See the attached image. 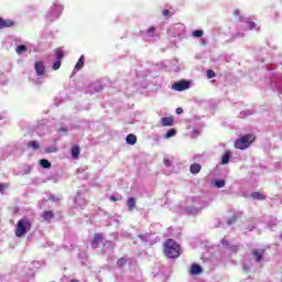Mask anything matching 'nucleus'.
Listing matches in <instances>:
<instances>
[{"label":"nucleus","mask_w":282,"mask_h":282,"mask_svg":"<svg viewBox=\"0 0 282 282\" xmlns=\"http://www.w3.org/2000/svg\"><path fill=\"white\" fill-rule=\"evenodd\" d=\"M257 140V137L252 133L245 134L241 138L235 141V149H239L240 151H246Z\"/></svg>","instance_id":"1"},{"label":"nucleus","mask_w":282,"mask_h":282,"mask_svg":"<svg viewBox=\"0 0 282 282\" xmlns=\"http://www.w3.org/2000/svg\"><path fill=\"white\" fill-rule=\"evenodd\" d=\"M32 230V223L28 218H22L15 226V237H25Z\"/></svg>","instance_id":"2"},{"label":"nucleus","mask_w":282,"mask_h":282,"mask_svg":"<svg viewBox=\"0 0 282 282\" xmlns=\"http://www.w3.org/2000/svg\"><path fill=\"white\" fill-rule=\"evenodd\" d=\"M172 89H174V91H186V89H191V82L184 79L176 82L172 85Z\"/></svg>","instance_id":"3"},{"label":"nucleus","mask_w":282,"mask_h":282,"mask_svg":"<svg viewBox=\"0 0 282 282\" xmlns=\"http://www.w3.org/2000/svg\"><path fill=\"white\" fill-rule=\"evenodd\" d=\"M164 254L167 257V259H177V257H180V254H182V249L165 248Z\"/></svg>","instance_id":"4"},{"label":"nucleus","mask_w":282,"mask_h":282,"mask_svg":"<svg viewBox=\"0 0 282 282\" xmlns=\"http://www.w3.org/2000/svg\"><path fill=\"white\" fill-rule=\"evenodd\" d=\"M253 257H254V260L258 262V263H261L263 261V254H265V250L264 249H256L253 250L252 252Z\"/></svg>","instance_id":"5"},{"label":"nucleus","mask_w":282,"mask_h":282,"mask_svg":"<svg viewBox=\"0 0 282 282\" xmlns=\"http://www.w3.org/2000/svg\"><path fill=\"white\" fill-rule=\"evenodd\" d=\"M6 28H14V21L3 20V18H0V30H3Z\"/></svg>","instance_id":"6"},{"label":"nucleus","mask_w":282,"mask_h":282,"mask_svg":"<svg viewBox=\"0 0 282 282\" xmlns=\"http://www.w3.org/2000/svg\"><path fill=\"white\" fill-rule=\"evenodd\" d=\"M35 72L37 76H43L45 74V64L43 62H35Z\"/></svg>","instance_id":"7"},{"label":"nucleus","mask_w":282,"mask_h":282,"mask_svg":"<svg viewBox=\"0 0 282 282\" xmlns=\"http://www.w3.org/2000/svg\"><path fill=\"white\" fill-rule=\"evenodd\" d=\"M175 119L173 117H163L161 119L162 127H173Z\"/></svg>","instance_id":"8"},{"label":"nucleus","mask_w":282,"mask_h":282,"mask_svg":"<svg viewBox=\"0 0 282 282\" xmlns=\"http://www.w3.org/2000/svg\"><path fill=\"white\" fill-rule=\"evenodd\" d=\"M202 172V164L199 163H193L189 166V173H192V175H198V173Z\"/></svg>","instance_id":"9"},{"label":"nucleus","mask_w":282,"mask_h":282,"mask_svg":"<svg viewBox=\"0 0 282 282\" xmlns=\"http://www.w3.org/2000/svg\"><path fill=\"white\" fill-rule=\"evenodd\" d=\"M105 241V236L102 234H95L93 238L94 246H98V243H102Z\"/></svg>","instance_id":"10"},{"label":"nucleus","mask_w":282,"mask_h":282,"mask_svg":"<svg viewBox=\"0 0 282 282\" xmlns=\"http://www.w3.org/2000/svg\"><path fill=\"white\" fill-rule=\"evenodd\" d=\"M126 142H127V144H131V147H133V144H135L138 142V137H135V134H133V133H130L127 135Z\"/></svg>","instance_id":"11"},{"label":"nucleus","mask_w":282,"mask_h":282,"mask_svg":"<svg viewBox=\"0 0 282 282\" xmlns=\"http://www.w3.org/2000/svg\"><path fill=\"white\" fill-rule=\"evenodd\" d=\"M70 153H72V158L74 160H78L79 155H80V147L78 145H74L70 150Z\"/></svg>","instance_id":"12"},{"label":"nucleus","mask_w":282,"mask_h":282,"mask_svg":"<svg viewBox=\"0 0 282 282\" xmlns=\"http://www.w3.org/2000/svg\"><path fill=\"white\" fill-rule=\"evenodd\" d=\"M191 274H194V275L202 274V265L197 263L192 264Z\"/></svg>","instance_id":"13"},{"label":"nucleus","mask_w":282,"mask_h":282,"mask_svg":"<svg viewBox=\"0 0 282 282\" xmlns=\"http://www.w3.org/2000/svg\"><path fill=\"white\" fill-rule=\"evenodd\" d=\"M127 206H128V210L131 213L133 210H135V199L133 197H129L127 199Z\"/></svg>","instance_id":"14"},{"label":"nucleus","mask_w":282,"mask_h":282,"mask_svg":"<svg viewBox=\"0 0 282 282\" xmlns=\"http://www.w3.org/2000/svg\"><path fill=\"white\" fill-rule=\"evenodd\" d=\"M42 218L44 221H50V219H54V212L52 210H46L42 214Z\"/></svg>","instance_id":"15"},{"label":"nucleus","mask_w":282,"mask_h":282,"mask_svg":"<svg viewBox=\"0 0 282 282\" xmlns=\"http://www.w3.org/2000/svg\"><path fill=\"white\" fill-rule=\"evenodd\" d=\"M164 248H180V245H177V242H175L173 239H167L164 242Z\"/></svg>","instance_id":"16"},{"label":"nucleus","mask_w":282,"mask_h":282,"mask_svg":"<svg viewBox=\"0 0 282 282\" xmlns=\"http://www.w3.org/2000/svg\"><path fill=\"white\" fill-rule=\"evenodd\" d=\"M55 56H56V61L63 62V58L65 57V52H63V50L61 48H55Z\"/></svg>","instance_id":"17"},{"label":"nucleus","mask_w":282,"mask_h":282,"mask_svg":"<svg viewBox=\"0 0 282 282\" xmlns=\"http://www.w3.org/2000/svg\"><path fill=\"white\" fill-rule=\"evenodd\" d=\"M83 67H85V55H82L78 59V62L75 65V69L79 70L83 69Z\"/></svg>","instance_id":"18"},{"label":"nucleus","mask_w":282,"mask_h":282,"mask_svg":"<svg viewBox=\"0 0 282 282\" xmlns=\"http://www.w3.org/2000/svg\"><path fill=\"white\" fill-rule=\"evenodd\" d=\"M230 155H232L230 151L225 152L221 158V164H228V162H230Z\"/></svg>","instance_id":"19"},{"label":"nucleus","mask_w":282,"mask_h":282,"mask_svg":"<svg viewBox=\"0 0 282 282\" xmlns=\"http://www.w3.org/2000/svg\"><path fill=\"white\" fill-rule=\"evenodd\" d=\"M251 197L253 199H259L260 202H263L265 199V195L259 193V192H253L251 193Z\"/></svg>","instance_id":"20"},{"label":"nucleus","mask_w":282,"mask_h":282,"mask_svg":"<svg viewBox=\"0 0 282 282\" xmlns=\"http://www.w3.org/2000/svg\"><path fill=\"white\" fill-rule=\"evenodd\" d=\"M40 165L42 166V169H52V163L46 159L40 160Z\"/></svg>","instance_id":"21"},{"label":"nucleus","mask_w":282,"mask_h":282,"mask_svg":"<svg viewBox=\"0 0 282 282\" xmlns=\"http://www.w3.org/2000/svg\"><path fill=\"white\" fill-rule=\"evenodd\" d=\"M28 147H29V149H34V151H39L41 145L39 144L37 141H30L28 143Z\"/></svg>","instance_id":"22"},{"label":"nucleus","mask_w":282,"mask_h":282,"mask_svg":"<svg viewBox=\"0 0 282 282\" xmlns=\"http://www.w3.org/2000/svg\"><path fill=\"white\" fill-rule=\"evenodd\" d=\"M15 52L17 54H23V52H28V46L25 45H19L17 48H15Z\"/></svg>","instance_id":"23"},{"label":"nucleus","mask_w":282,"mask_h":282,"mask_svg":"<svg viewBox=\"0 0 282 282\" xmlns=\"http://www.w3.org/2000/svg\"><path fill=\"white\" fill-rule=\"evenodd\" d=\"M193 36H195L196 39H202V36H204V31L195 30V31H193Z\"/></svg>","instance_id":"24"},{"label":"nucleus","mask_w":282,"mask_h":282,"mask_svg":"<svg viewBox=\"0 0 282 282\" xmlns=\"http://www.w3.org/2000/svg\"><path fill=\"white\" fill-rule=\"evenodd\" d=\"M61 65H62V62L56 59V62L53 63L52 70L56 72V70L61 69Z\"/></svg>","instance_id":"25"},{"label":"nucleus","mask_w":282,"mask_h":282,"mask_svg":"<svg viewBox=\"0 0 282 282\" xmlns=\"http://www.w3.org/2000/svg\"><path fill=\"white\" fill-rule=\"evenodd\" d=\"M215 186L216 188H224V186H226V181L224 180L216 181Z\"/></svg>","instance_id":"26"},{"label":"nucleus","mask_w":282,"mask_h":282,"mask_svg":"<svg viewBox=\"0 0 282 282\" xmlns=\"http://www.w3.org/2000/svg\"><path fill=\"white\" fill-rule=\"evenodd\" d=\"M237 219H239V216H236V215L228 218L227 219L228 226H232V224H235L237 221Z\"/></svg>","instance_id":"27"},{"label":"nucleus","mask_w":282,"mask_h":282,"mask_svg":"<svg viewBox=\"0 0 282 282\" xmlns=\"http://www.w3.org/2000/svg\"><path fill=\"white\" fill-rule=\"evenodd\" d=\"M176 133H177V131L175 130V129H171V130H169L167 132H166V134H165V138H173V137H175L176 135Z\"/></svg>","instance_id":"28"},{"label":"nucleus","mask_w":282,"mask_h":282,"mask_svg":"<svg viewBox=\"0 0 282 282\" xmlns=\"http://www.w3.org/2000/svg\"><path fill=\"white\" fill-rule=\"evenodd\" d=\"M118 268H124L127 265V260L124 258H121L117 261Z\"/></svg>","instance_id":"29"},{"label":"nucleus","mask_w":282,"mask_h":282,"mask_svg":"<svg viewBox=\"0 0 282 282\" xmlns=\"http://www.w3.org/2000/svg\"><path fill=\"white\" fill-rule=\"evenodd\" d=\"M187 213L189 215H197L198 209L196 207H194V206H191V207L187 208Z\"/></svg>","instance_id":"30"},{"label":"nucleus","mask_w":282,"mask_h":282,"mask_svg":"<svg viewBox=\"0 0 282 282\" xmlns=\"http://www.w3.org/2000/svg\"><path fill=\"white\" fill-rule=\"evenodd\" d=\"M217 74L213 69H207V78H215Z\"/></svg>","instance_id":"31"},{"label":"nucleus","mask_w":282,"mask_h":282,"mask_svg":"<svg viewBox=\"0 0 282 282\" xmlns=\"http://www.w3.org/2000/svg\"><path fill=\"white\" fill-rule=\"evenodd\" d=\"M162 14H163V17H169V18H171V15H172L173 13L171 12V10L164 9L163 12H162Z\"/></svg>","instance_id":"32"},{"label":"nucleus","mask_w":282,"mask_h":282,"mask_svg":"<svg viewBox=\"0 0 282 282\" xmlns=\"http://www.w3.org/2000/svg\"><path fill=\"white\" fill-rule=\"evenodd\" d=\"M148 34H149V36H153V34H155V26H150L148 29Z\"/></svg>","instance_id":"33"},{"label":"nucleus","mask_w":282,"mask_h":282,"mask_svg":"<svg viewBox=\"0 0 282 282\" xmlns=\"http://www.w3.org/2000/svg\"><path fill=\"white\" fill-rule=\"evenodd\" d=\"M249 25V30H254V28H257V23L254 22H248Z\"/></svg>","instance_id":"34"},{"label":"nucleus","mask_w":282,"mask_h":282,"mask_svg":"<svg viewBox=\"0 0 282 282\" xmlns=\"http://www.w3.org/2000/svg\"><path fill=\"white\" fill-rule=\"evenodd\" d=\"M176 113L180 116V115H182V113H184V109H182V108H176Z\"/></svg>","instance_id":"35"},{"label":"nucleus","mask_w":282,"mask_h":282,"mask_svg":"<svg viewBox=\"0 0 282 282\" xmlns=\"http://www.w3.org/2000/svg\"><path fill=\"white\" fill-rule=\"evenodd\" d=\"M164 164H165V166H171V160L166 159V160L164 161Z\"/></svg>","instance_id":"36"},{"label":"nucleus","mask_w":282,"mask_h":282,"mask_svg":"<svg viewBox=\"0 0 282 282\" xmlns=\"http://www.w3.org/2000/svg\"><path fill=\"white\" fill-rule=\"evenodd\" d=\"M3 191H6V185L0 184V193H3Z\"/></svg>","instance_id":"37"},{"label":"nucleus","mask_w":282,"mask_h":282,"mask_svg":"<svg viewBox=\"0 0 282 282\" xmlns=\"http://www.w3.org/2000/svg\"><path fill=\"white\" fill-rule=\"evenodd\" d=\"M239 13H240L239 9L234 10L235 17H239Z\"/></svg>","instance_id":"38"},{"label":"nucleus","mask_w":282,"mask_h":282,"mask_svg":"<svg viewBox=\"0 0 282 282\" xmlns=\"http://www.w3.org/2000/svg\"><path fill=\"white\" fill-rule=\"evenodd\" d=\"M110 202H118V198L116 196H110Z\"/></svg>","instance_id":"39"},{"label":"nucleus","mask_w":282,"mask_h":282,"mask_svg":"<svg viewBox=\"0 0 282 282\" xmlns=\"http://www.w3.org/2000/svg\"><path fill=\"white\" fill-rule=\"evenodd\" d=\"M59 131H62V133H67V128H61Z\"/></svg>","instance_id":"40"},{"label":"nucleus","mask_w":282,"mask_h":282,"mask_svg":"<svg viewBox=\"0 0 282 282\" xmlns=\"http://www.w3.org/2000/svg\"><path fill=\"white\" fill-rule=\"evenodd\" d=\"M223 246H228V242L226 240H223Z\"/></svg>","instance_id":"41"},{"label":"nucleus","mask_w":282,"mask_h":282,"mask_svg":"<svg viewBox=\"0 0 282 282\" xmlns=\"http://www.w3.org/2000/svg\"><path fill=\"white\" fill-rule=\"evenodd\" d=\"M70 282H80V281H79V280L74 279V280H70Z\"/></svg>","instance_id":"42"},{"label":"nucleus","mask_w":282,"mask_h":282,"mask_svg":"<svg viewBox=\"0 0 282 282\" xmlns=\"http://www.w3.org/2000/svg\"><path fill=\"white\" fill-rule=\"evenodd\" d=\"M53 151L46 150V153H52Z\"/></svg>","instance_id":"43"},{"label":"nucleus","mask_w":282,"mask_h":282,"mask_svg":"<svg viewBox=\"0 0 282 282\" xmlns=\"http://www.w3.org/2000/svg\"><path fill=\"white\" fill-rule=\"evenodd\" d=\"M280 238H281V241H282V234H281Z\"/></svg>","instance_id":"44"}]
</instances>
